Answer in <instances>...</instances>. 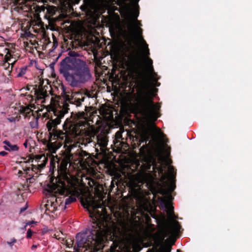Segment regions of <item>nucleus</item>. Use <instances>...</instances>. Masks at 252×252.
<instances>
[{
	"label": "nucleus",
	"instance_id": "obj_1",
	"mask_svg": "<svg viewBox=\"0 0 252 252\" xmlns=\"http://www.w3.org/2000/svg\"><path fill=\"white\" fill-rule=\"evenodd\" d=\"M85 98V94L80 92H75L71 97L66 95L63 108L55 109L53 110L55 119L52 117L46 123V126L49 132V142L47 146L49 150L55 153L63 144L69 142V139L67 132L74 137L79 136L81 133V126H85L88 124V114L82 111L71 113V119H67L63 125V129L65 132L57 129V126L60 124L61 119L65 114L68 113L69 103L74 104L77 107L80 106Z\"/></svg>",
	"mask_w": 252,
	"mask_h": 252
},
{
	"label": "nucleus",
	"instance_id": "obj_2",
	"mask_svg": "<svg viewBox=\"0 0 252 252\" xmlns=\"http://www.w3.org/2000/svg\"><path fill=\"white\" fill-rule=\"evenodd\" d=\"M127 59L129 70L135 75L136 84L140 92L134 104V110L147 121L154 123L159 117L157 110L160 107L144 94L148 83L143 71V60L135 51L128 55Z\"/></svg>",
	"mask_w": 252,
	"mask_h": 252
},
{
	"label": "nucleus",
	"instance_id": "obj_3",
	"mask_svg": "<svg viewBox=\"0 0 252 252\" xmlns=\"http://www.w3.org/2000/svg\"><path fill=\"white\" fill-rule=\"evenodd\" d=\"M60 63L59 72L73 87L84 84L91 80L92 75L86 61L79 58L80 55L70 51Z\"/></svg>",
	"mask_w": 252,
	"mask_h": 252
},
{
	"label": "nucleus",
	"instance_id": "obj_4",
	"mask_svg": "<svg viewBox=\"0 0 252 252\" xmlns=\"http://www.w3.org/2000/svg\"><path fill=\"white\" fill-rule=\"evenodd\" d=\"M70 156H66L63 158H60L58 161L57 172V178L55 179L56 184L52 185H49L48 191L51 193L58 192L61 195H64L68 191V189L66 186L65 181H68L69 179L68 177V164L70 163Z\"/></svg>",
	"mask_w": 252,
	"mask_h": 252
},
{
	"label": "nucleus",
	"instance_id": "obj_5",
	"mask_svg": "<svg viewBox=\"0 0 252 252\" xmlns=\"http://www.w3.org/2000/svg\"><path fill=\"white\" fill-rule=\"evenodd\" d=\"M82 205L84 208H87L94 226L107 229V224L105 219L103 217L102 213L96 210V209L102 208L103 202H101L100 201H94L91 203L87 201L86 203H82Z\"/></svg>",
	"mask_w": 252,
	"mask_h": 252
},
{
	"label": "nucleus",
	"instance_id": "obj_6",
	"mask_svg": "<svg viewBox=\"0 0 252 252\" xmlns=\"http://www.w3.org/2000/svg\"><path fill=\"white\" fill-rule=\"evenodd\" d=\"M181 225L179 222L174 221L172 224H168L163 229L160 235V239L161 241H164L166 245H169L172 242L173 239H176L174 238H169L165 240V238L170 235H174L178 233L180 229Z\"/></svg>",
	"mask_w": 252,
	"mask_h": 252
},
{
	"label": "nucleus",
	"instance_id": "obj_7",
	"mask_svg": "<svg viewBox=\"0 0 252 252\" xmlns=\"http://www.w3.org/2000/svg\"><path fill=\"white\" fill-rule=\"evenodd\" d=\"M138 36H139L140 39L142 41V42L144 45V49L143 52L145 57V61H146L147 70L149 72V73L151 74L153 80L155 82H157L158 79L155 77V76L157 75V74L154 72V69L153 66V61L149 57V56L150 55V51L148 48V45L143 39L142 34Z\"/></svg>",
	"mask_w": 252,
	"mask_h": 252
},
{
	"label": "nucleus",
	"instance_id": "obj_8",
	"mask_svg": "<svg viewBox=\"0 0 252 252\" xmlns=\"http://www.w3.org/2000/svg\"><path fill=\"white\" fill-rule=\"evenodd\" d=\"M139 15V12L134 10L132 12L130 18L132 21L131 26L133 27L135 30V32L138 35L142 34V30L141 28H138L139 25H140L139 21L137 20Z\"/></svg>",
	"mask_w": 252,
	"mask_h": 252
},
{
	"label": "nucleus",
	"instance_id": "obj_9",
	"mask_svg": "<svg viewBox=\"0 0 252 252\" xmlns=\"http://www.w3.org/2000/svg\"><path fill=\"white\" fill-rule=\"evenodd\" d=\"M159 201L161 207L168 210L167 213L168 215L172 218H174L175 215L174 214L173 206L170 205L169 201L166 199L160 198Z\"/></svg>",
	"mask_w": 252,
	"mask_h": 252
},
{
	"label": "nucleus",
	"instance_id": "obj_10",
	"mask_svg": "<svg viewBox=\"0 0 252 252\" xmlns=\"http://www.w3.org/2000/svg\"><path fill=\"white\" fill-rule=\"evenodd\" d=\"M96 139L97 144L101 148H105L106 147L108 142V136L103 130H101L96 136Z\"/></svg>",
	"mask_w": 252,
	"mask_h": 252
},
{
	"label": "nucleus",
	"instance_id": "obj_11",
	"mask_svg": "<svg viewBox=\"0 0 252 252\" xmlns=\"http://www.w3.org/2000/svg\"><path fill=\"white\" fill-rule=\"evenodd\" d=\"M33 90H34V95L36 97V101L39 100L48 96L47 92L46 90H45L44 87L43 88L41 86L39 87L38 89H37L36 87L33 88Z\"/></svg>",
	"mask_w": 252,
	"mask_h": 252
},
{
	"label": "nucleus",
	"instance_id": "obj_12",
	"mask_svg": "<svg viewBox=\"0 0 252 252\" xmlns=\"http://www.w3.org/2000/svg\"><path fill=\"white\" fill-rule=\"evenodd\" d=\"M150 130L149 128L143 127L140 132L141 142H145L146 143L149 141L150 137Z\"/></svg>",
	"mask_w": 252,
	"mask_h": 252
},
{
	"label": "nucleus",
	"instance_id": "obj_13",
	"mask_svg": "<svg viewBox=\"0 0 252 252\" xmlns=\"http://www.w3.org/2000/svg\"><path fill=\"white\" fill-rule=\"evenodd\" d=\"M175 188V185L173 183H170L167 189H162L161 194L162 195L166 194L169 200H172L173 197L171 194L172 191L174 190Z\"/></svg>",
	"mask_w": 252,
	"mask_h": 252
},
{
	"label": "nucleus",
	"instance_id": "obj_14",
	"mask_svg": "<svg viewBox=\"0 0 252 252\" xmlns=\"http://www.w3.org/2000/svg\"><path fill=\"white\" fill-rule=\"evenodd\" d=\"M19 111L20 114L25 116V118H28L31 116L32 110L31 109L30 106H20Z\"/></svg>",
	"mask_w": 252,
	"mask_h": 252
},
{
	"label": "nucleus",
	"instance_id": "obj_15",
	"mask_svg": "<svg viewBox=\"0 0 252 252\" xmlns=\"http://www.w3.org/2000/svg\"><path fill=\"white\" fill-rule=\"evenodd\" d=\"M58 161H60V158L56 157H53L51 158L50 162V169L49 171L52 173V174L54 173V171H57L56 163L58 164Z\"/></svg>",
	"mask_w": 252,
	"mask_h": 252
},
{
	"label": "nucleus",
	"instance_id": "obj_16",
	"mask_svg": "<svg viewBox=\"0 0 252 252\" xmlns=\"http://www.w3.org/2000/svg\"><path fill=\"white\" fill-rule=\"evenodd\" d=\"M3 143L6 145L4 146V149L6 151H17L19 150V147L17 145H12L8 141L5 140Z\"/></svg>",
	"mask_w": 252,
	"mask_h": 252
},
{
	"label": "nucleus",
	"instance_id": "obj_17",
	"mask_svg": "<svg viewBox=\"0 0 252 252\" xmlns=\"http://www.w3.org/2000/svg\"><path fill=\"white\" fill-rule=\"evenodd\" d=\"M175 243V240L173 239L172 242L169 245H167V246L164 248H162L159 252H170L171 251V246L173 245Z\"/></svg>",
	"mask_w": 252,
	"mask_h": 252
},
{
	"label": "nucleus",
	"instance_id": "obj_18",
	"mask_svg": "<svg viewBox=\"0 0 252 252\" xmlns=\"http://www.w3.org/2000/svg\"><path fill=\"white\" fill-rule=\"evenodd\" d=\"M32 115L33 116L34 120L30 122V125L31 127L32 128H37L38 127V117H35V116L32 113Z\"/></svg>",
	"mask_w": 252,
	"mask_h": 252
},
{
	"label": "nucleus",
	"instance_id": "obj_19",
	"mask_svg": "<svg viewBox=\"0 0 252 252\" xmlns=\"http://www.w3.org/2000/svg\"><path fill=\"white\" fill-rule=\"evenodd\" d=\"M76 201V198L75 197L73 196H70L69 197L66 198L65 199V206L64 207V209H65L66 208V205H68L73 202H75Z\"/></svg>",
	"mask_w": 252,
	"mask_h": 252
},
{
	"label": "nucleus",
	"instance_id": "obj_20",
	"mask_svg": "<svg viewBox=\"0 0 252 252\" xmlns=\"http://www.w3.org/2000/svg\"><path fill=\"white\" fill-rule=\"evenodd\" d=\"M168 172L169 173L170 178L171 179H172L175 178V176L174 175V171H175V168L173 166L170 165L169 166L168 168Z\"/></svg>",
	"mask_w": 252,
	"mask_h": 252
},
{
	"label": "nucleus",
	"instance_id": "obj_21",
	"mask_svg": "<svg viewBox=\"0 0 252 252\" xmlns=\"http://www.w3.org/2000/svg\"><path fill=\"white\" fill-rule=\"evenodd\" d=\"M66 246L68 248H73L74 246V240L70 239L69 240H66Z\"/></svg>",
	"mask_w": 252,
	"mask_h": 252
},
{
	"label": "nucleus",
	"instance_id": "obj_22",
	"mask_svg": "<svg viewBox=\"0 0 252 252\" xmlns=\"http://www.w3.org/2000/svg\"><path fill=\"white\" fill-rule=\"evenodd\" d=\"M98 6L99 7L98 8V10H100V12L101 13H103L105 11V9H106V5L103 3H101L100 4H98Z\"/></svg>",
	"mask_w": 252,
	"mask_h": 252
},
{
	"label": "nucleus",
	"instance_id": "obj_23",
	"mask_svg": "<svg viewBox=\"0 0 252 252\" xmlns=\"http://www.w3.org/2000/svg\"><path fill=\"white\" fill-rule=\"evenodd\" d=\"M26 72V68L22 67L20 68L19 72L18 73L17 76L18 77H21L24 75Z\"/></svg>",
	"mask_w": 252,
	"mask_h": 252
},
{
	"label": "nucleus",
	"instance_id": "obj_24",
	"mask_svg": "<svg viewBox=\"0 0 252 252\" xmlns=\"http://www.w3.org/2000/svg\"><path fill=\"white\" fill-rule=\"evenodd\" d=\"M17 242V240L14 238H13L12 239H11V241L10 242H7V244L10 247H12L14 244Z\"/></svg>",
	"mask_w": 252,
	"mask_h": 252
},
{
	"label": "nucleus",
	"instance_id": "obj_25",
	"mask_svg": "<svg viewBox=\"0 0 252 252\" xmlns=\"http://www.w3.org/2000/svg\"><path fill=\"white\" fill-rule=\"evenodd\" d=\"M61 55V54H60L58 56V57L57 58L56 60V61L54 62H52V63H51L49 65V66L52 69V70H54V65L56 63V62L58 60L59 58L60 57V56Z\"/></svg>",
	"mask_w": 252,
	"mask_h": 252
},
{
	"label": "nucleus",
	"instance_id": "obj_26",
	"mask_svg": "<svg viewBox=\"0 0 252 252\" xmlns=\"http://www.w3.org/2000/svg\"><path fill=\"white\" fill-rule=\"evenodd\" d=\"M32 232L31 229H29L27 231V238L29 239L31 238L32 236Z\"/></svg>",
	"mask_w": 252,
	"mask_h": 252
},
{
	"label": "nucleus",
	"instance_id": "obj_27",
	"mask_svg": "<svg viewBox=\"0 0 252 252\" xmlns=\"http://www.w3.org/2000/svg\"><path fill=\"white\" fill-rule=\"evenodd\" d=\"M58 42L57 40L54 41L53 42V45L52 49L51 50L50 52H52L54 49H55L58 46Z\"/></svg>",
	"mask_w": 252,
	"mask_h": 252
},
{
	"label": "nucleus",
	"instance_id": "obj_28",
	"mask_svg": "<svg viewBox=\"0 0 252 252\" xmlns=\"http://www.w3.org/2000/svg\"><path fill=\"white\" fill-rule=\"evenodd\" d=\"M25 95L27 96V98L28 100L30 99V102L31 103L32 102L33 99V96L32 94H25Z\"/></svg>",
	"mask_w": 252,
	"mask_h": 252
},
{
	"label": "nucleus",
	"instance_id": "obj_29",
	"mask_svg": "<svg viewBox=\"0 0 252 252\" xmlns=\"http://www.w3.org/2000/svg\"><path fill=\"white\" fill-rule=\"evenodd\" d=\"M154 126L159 135H160V136L163 135V133L161 132V130L159 128L157 127L155 125H154Z\"/></svg>",
	"mask_w": 252,
	"mask_h": 252
},
{
	"label": "nucleus",
	"instance_id": "obj_30",
	"mask_svg": "<svg viewBox=\"0 0 252 252\" xmlns=\"http://www.w3.org/2000/svg\"><path fill=\"white\" fill-rule=\"evenodd\" d=\"M116 136L117 139H120L122 138V134L121 132L120 131H118L116 133Z\"/></svg>",
	"mask_w": 252,
	"mask_h": 252
},
{
	"label": "nucleus",
	"instance_id": "obj_31",
	"mask_svg": "<svg viewBox=\"0 0 252 252\" xmlns=\"http://www.w3.org/2000/svg\"><path fill=\"white\" fill-rule=\"evenodd\" d=\"M27 208H28V205H27V204H26V206L25 207L20 208V213L26 211Z\"/></svg>",
	"mask_w": 252,
	"mask_h": 252
},
{
	"label": "nucleus",
	"instance_id": "obj_32",
	"mask_svg": "<svg viewBox=\"0 0 252 252\" xmlns=\"http://www.w3.org/2000/svg\"><path fill=\"white\" fill-rule=\"evenodd\" d=\"M8 153L5 151H1L0 152V156H5L7 155Z\"/></svg>",
	"mask_w": 252,
	"mask_h": 252
},
{
	"label": "nucleus",
	"instance_id": "obj_33",
	"mask_svg": "<svg viewBox=\"0 0 252 252\" xmlns=\"http://www.w3.org/2000/svg\"><path fill=\"white\" fill-rule=\"evenodd\" d=\"M32 171H34L35 170H37L38 169V167H37L36 165H34L32 164Z\"/></svg>",
	"mask_w": 252,
	"mask_h": 252
},
{
	"label": "nucleus",
	"instance_id": "obj_34",
	"mask_svg": "<svg viewBox=\"0 0 252 252\" xmlns=\"http://www.w3.org/2000/svg\"><path fill=\"white\" fill-rule=\"evenodd\" d=\"M151 164H148L147 165V167H146V170L148 171H149L150 170H151Z\"/></svg>",
	"mask_w": 252,
	"mask_h": 252
},
{
	"label": "nucleus",
	"instance_id": "obj_35",
	"mask_svg": "<svg viewBox=\"0 0 252 252\" xmlns=\"http://www.w3.org/2000/svg\"><path fill=\"white\" fill-rule=\"evenodd\" d=\"M36 223H37V222L34 221H29L27 223V225H31L32 224Z\"/></svg>",
	"mask_w": 252,
	"mask_h": 252
},
{
	"label": "nucleus",
	"instance_id": "obj_36",
	"mask_svg": "<svg viewBox=\"0 0 252 252\" xmlns=\"http://www.w3.org/2000/svg\"><path fill=\"white\" fill-rule=\"evenodd\" d=\"M45 163H43L38 165V166H39L40 168H43L45 166Z\"/></svg>",
	"mask_w": 252,
	"mask_h": 252
},
{
	"label": "nucleus",
	"instance_id": "obj_37",
	"mask_svg": "<svg viewBox=\"0 0 252 252\" xmlns=\"http://www.w3.org/2000/svg\"><path fill=\"white\" fill-rule=\"evenodd\" d=\"M36 248H37V245H33L32 246L31 249H32V250H34V249H36Z\"/></svg>",
	"mask_w": 252,
	"mask_h": 252
},
{
	"label": "nucleus",
	"instance_id": "obj_38",
	"mask_svg": "<svg viewBox=\"0 0 252 252\" xmlns=\"http://www.w3.org/2000/svg\"><path fill=\"white\" fill-rule=\"evenodd\" d=\"M159 171L160 173H163V170L161 167H159Z\"/></svg>",
	"mask_w": 252,
	"mask_h": 252
},
{
	"label": "nucleus",
	"instance_id": "obj_39",
	"mask_svg": "<svg viewBox=\"0 0 252 252\" xmlns=\"http://www.w3.org/2000/svg\"><path fill=\"white\" fill-rule=\"evenodd\" d=\"M114 182H115V181L112 180V181L111 182V187H114Z\"/></svg>",
	"mask_w": 252,
	"mask_h": 252
},
{
	"label": "nucleus",
	"instance_id": "obj_40",
	"mask_svg": "<svg viewBox=\"0 0 252 252\" xmlns=\"http://www.w3.org/2000/svg\"><path fill=\"white\" fill-rule=\"evenodd\" d=\"M27 145H28V144H27V141H26L25 142V143H24V146L27 148Z\"/></svg>",
	"mask_w": 252,
	"mask_h": 252
},
{
	"label": "nucleus",
	"instance_id": "obj_41",
	"mask_svg": "<svg viewBox=\"0 0 252 252\" xmlns=\"http://www.w3.org/2000/svg\"><path fill=\"white\" fill-rule=\"evenodd\" d=\"M8 120H9L10 122L14 121V119L13 118L9 119Z\"/></svg>",
	"mask_w": 252,
	"mask_h": 252
},
{
	"label": "nucleus",
	"instance_id": "obj_42",
	"mask_svg": "<svg viewBox=\"0 0 252 252\" xmlns=\"http://www.w3.org/2000/svg\"><path fill=\"white\" fill-rule=\"evenodd\" d=\"M31 169V168L30 167H27V169H26V171H30Z\"/></svg>",
	"mask_w": 252,
	"mask_h": 252
},
{
	"label": "nucleus",
	"instance_id": "obj_43",
	"mask_svg": "<svg viewBox=\"0 0 252 252\" xmlns=\"http://www.w3.org/2000/svg\"><path fill=\"white\" fill-rule=\"evenodd\" d=\"M40 8L41 9V10H44L45 7L44 6H43V7H40Z\"/></svg>",
	"mask_w": 252,
	"mask_h": 252
},
{
	"label": "nucleus",
	"instance_id": "obj_44",
	"mask_svg": "<svg viewBox=\"0 0 252 252\" xmlns=\"http://www.w3.org/2000/svg\"><path fill=\"white\" fill-rule=\"evenodd\" d=\"M102 211H103V212H106V209H105V208H103V209H102Z\"/></svg>",
	"mask_w": 252,
	"mask_h": 252
},
{
	"label": "nucleus",
	"instance_id": "obj_45",
	"mask_svg": "<svg viewBox=\"0 0 252 252\" xmlns=\"http://www.w3.org/2000/svg\"><path fill=\"white\" fill-rule=\"evenodd\" d=\"M160 85V83H157V86H159Z\"/></svg>",
	"mask_w": 252,
	"mask_h": 252
},
{
	"label": "nucleus",
	"instance_id": "obj_46",
	"mask_svg": "<svg viewBox=\"0 0 252 252\" xmlns=\"http://www.w3.org/2000/svg\"><path fill=\"white\" fill-rule=\"evenodd\" d=\"M27 89L28 90H30V88L29 87H27Z\"/></svg>",
	"mask_w": 252,
	"mask_h": 252
},
{
	"label": "nucleus",
	"instance_id": "obj_47",
	"mask_svg": "<svg viewBox=\"0 0 252 252\" xmlns=\"http://www.w3.org/2000/svg\"><path fill=\"white\" fill-rule=\"evenodd\" d=\"M30 160L29 159L28 161H26V162H30Z\"/></svg>",
	"mask_w": 252,
	"mask_h": 252
},
{
	"label": "nucleus",
	"instance_id": "obj_48",
	"mask_svg": "<svg viewBox=\"0 0 252 252\" xmlns=\"http://www.w3.org/2000/svg\"><path fill=\"white\" fill-rule=\"evenodd\" d=\"M152 169H153V170H154V169H155L154 166L153 167Z\"/></svg>",
	"mask_w": 252,
	"mask_h": 252
},
{
	"label": "nucleus",
	"instance_id": "obj_49",
	"mask_svg": "<svg viewBox=\"0 0 252 252\" xmlns=\"http://www.w3.org/2000/svg\"><path fill=\"white\" fill-rule=\"evenodd\" d=\"M29 35H32V33H30V32H29Z\"/></svg>",
	"mask_w": 252,
	"mask_h": 252
},
{
	"label": "nucleus",
	"instance_id": "obj_50",
	"mask_svg": "<svg viewBox=\"0 0 252 252\" xmlns=\"http://www.w3.org/2000/svg\"><path fill=\"white\" fill-rule=\"evenodd\" d=\"M155 91H158L157 89H155Z\"/></svg>",
	"mask_w": 252,
	"mask_h": 252
},
{
	"label": "nucleus",
	"instance_id": "obj_51",
	"mask_svg": "<svg viewBox=\"0 0 252 252\" xmlns=\"http://www.w3.org/2000/svg\"><path fill=\"white\" fill-rule=\"evenodd\" d=\"M54 180V179H53L52 180V182H53Z\"/></svg>",
	"mask_w": 252,
	"mask_h": 252
},
{
	"label": "nucleus",
	"instance_id": "obj_52",
	"mask_svg": "<svg viewBox=\"0 0 252 252\" xmlns=\"http://www.w3.org/2000/svg\"><path fill=\"white\" fill-rule=\"evenodd\" d=\"M54 180V179H53L52 180V182H53Z\"/></svg>",
	"mask_w": 252,
	"mask_h": 252
},
{
	"label": "nucleus",
	"instance_id": "obj_53",
	"mask_svg": "<svg viewBox=\"0 0 252 252\" xmlns=\"http://www.w3.org/2000/svg\"><path fill=\"white\" fill-rule=\"evenodd\" d=\"M54 180V179H53L52 180V182H53Z\"/></svg>",
	"mask_w": 252,
	"mask_h": 252
},
{
	"label": "nucleus",
	"instance_id": "obj_54",
	"mask_svg": "<svg viewBox=\"0 0 252 252\" xmlns=\"http://www.w3.org/2000/svg\"><path fill=\"white\" fill-rule=\"evenodd\" d=\"M0 180H1V178L0 177Z\"/></svg>",
	"mask_w": 252,
	"mask_h": 252
},
{
	"label": "nucleus",
	"instance_id": "obj_55",
	"mask_svg": "<svg viewBox=\"0 0 252 252\" xmlns=\"http://www.w3.org/2000/svg\"><path fill=\"white\" fill-rule=\"evenodd\" d=\"M178 252H179V251H178Z\"/></svg>",
	"mask_w": 252,
	"mask_h": 252
},
{
	"label": "nucleus",
	"instance_id": "obj_56",
	"mask_svg": "<svg viewBox=\"0 0 252 252\" xmlns=\"http://www.w3.org/2000/svg\"><path fill=\"white\" fill-rule=\"evenodd\" d=\"M178 252H179V251H178Z\"/></svg>",
	"mask_w": 252,
	"mask_h": 252
}]
</instances>
